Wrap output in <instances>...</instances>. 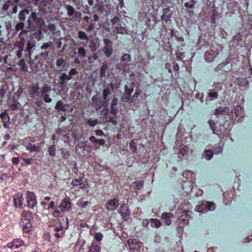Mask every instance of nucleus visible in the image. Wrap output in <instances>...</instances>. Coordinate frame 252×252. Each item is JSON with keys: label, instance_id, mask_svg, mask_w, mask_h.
Returning a JSON list of instances; mask_svg holds the SVG:
<instances>
[{"label": "nucleus", "instance_id": "6e6d98bb", "mask_svg": "<svg viewBox=\"0 0 252 252\" xmlns=\"http://www.w3.org/2000/svg\"><path fill=\"white\" fill-rule=\"evenodd\" d=\"M208 123H209L210 128L213 131V133L215 134L216 133V125H215V122H214V121H213L212 120H210L208 121Z\"/></svg>", "mask_w": 252, "mask_h": 252}, {"label": "nucleus", "instance_id": "2eb2a0df", "mask_svg": "<svg viewBox=\"0 0 252 252\" xmlns=\"http://www.w3.org/2000/svg\"><path fill=\"white\" fill-rule=\"evenodd\" d=\"M59 208L62 212L70 210L71 208V203L69 199L66 198L63 199L60 205Z\"/></svg>", "mask_w": 252, "mask_h": 252}, {"label": "nucleus", "instance_id": "58836bf2", "mask_svg": "<svg viewBox=\"0 0 252 252\" xmlns=\"http://www.w3.org/2000/svg\"><path fill=\"white\" fill-rule=\"evenodd\" d=\"M86 124L90 126H94L98 124V120L96 119H89L86 120Z\"/></svg>", "mask_w": 252, "mask_h": 252}, {"label": "nucleus", "instance_id": "774afa93", "mask_svg": "<svg viewBox=\"0 0 252 252\" xmlns=\"http://www.w3.org/2000/svg\"><path fill=\"white\" fill-rule=\"evenodd\" d=\"M129 146H130V148L131 150L132 151V152H135L136 151V146L135 143L133 141H132L130 142Z\"/></svg>", "mask_w": 252, "mask_h": 252}, {"label": "nucleus", "instance_id": "338daca9", "mask_svg": "<svg viewBox=\"0 0 252 252\" xmlns=\"http://www.w3.org/2000/svg\"><path fill=\"white\" fill-rule=\"evenodd\" d=\"M225 66V64L223 63V62L220 63V64H219L217 67H216L215 68H214V71L215 72H218L219 71V70H220V69H221L223 67H224Z\"/></svg>", "mask_w": 252, "mask_h": 252}, {"label": "nucleus", "instance_id": "1a4fd4ad", "mask_svg": "<svg viewBox=\"0 0 252 252\" xmlns=\"http://www.w3.org/2000/svg\"><path fill=\"white\" fill-rule=\"evenodd\" d=\"M114 88L113 84H109L106 85L103 91V97L104 100V103L108 104L109 101V98L108 96L111 94V90H112Z\"/></svg>", "mask_w": 252, "mask_h": 252}, {"label": "nucleus", "instance_id": "7ed1b4c3", "mask_svg": "<svg viewBox=\"0 0 252 252\" xmlns=\"http://www.w3.org/2000/svg\"><path fill=\"white\" fill-rule=\"evenodd\" d=\"M28 27L30 29H34L40 27L43 20L37 17L35 12H32L28 19Z\"/></svg>", "mask_w": 252, "mask_h": 252}, {"label": "nucleus", "instance_id": "f704fd0d", "mask_svg": "<svg viewBox=\"0 0 252 252\" xmlns=\"http://www.w3.org/2000/svg\"><path fill=\"white\" fill-rule=\"evenodd\" d=\"M9 107L11 110L14 111L17 109H20L21 107V104L17 101L15 100L12 104L9 105Z\"/></svg>", "mask_w": 252, "mask_h": 252}, {"label": "nucleus", "instance_id": "4468645a", "mask_svg": "<svg viewBox=\"0 0 252 252\" xmlns=\"http://www.w3.org/2000/svg\"><path fill=\"white\" fill-rule=\"evenodd\" d=\"M93 19H90V22L88 23V26L85 29L86 31H87V32L92 31L94 29H95L96 27V22H97L99 20V18L98 16L96 14H94L93 15Z\"/></svg>", "mask_w": 252, "mask_h": 252}, {"label": "nucleus", "instance_id": "37998d69", "mask_svg": "<svg viewBox=\"0 0 252 252\" xmlns=\"http://www.w3.org/2000/svg\"><path fill=\"white\" fill-rule=\"evenodd\" d=\"M143 181L134 182L132 183V186L135 189H140L143 187Z\"/></svg>", "mask_w": 252, "mask_h": 252}, {"label": "nucleus", "instance_id": "a19ab883", "mask_svg": "<svg viewBox=\"0 0 252 252\" xmlns=\"http://www.w3.org/2000/svg\"><path fill=\"white\" fill-rule=\"evenodd\" d=\"M78 37L82 40H86L87 41H88L89 40V37L87 36V34L84 31H79L78 32Z\"/></svg>", "mask_w": 252, "mask_h": 252}, {"label": "nucleus", "instance_id": "4be33fe9", "mask_svg": "<svg viewBox=\"0 0 252 252\" xmlns=\"http://www.w3.org/2000/svg\"><path fill=\"white\" fill-rule=\"evenodd\" d=\"M172 12L170 8H166L163 9V13L161 16V20L167 22L171 17Z\"/></svg>", "mask_w": 252, "mask_h": 252}, {"label": "nucleus", "instance_id": "bf43d9fd", "mask_svg": "<svg viewBox=\"0 0 252 252\" xmlns=\"http://www.w3.org/2000/svg\"><path fill=\"white\" fill-rule=\"evenodd\" d=\"M111 22L112 24L113 28L115 27V26L118 25L120 24V19L117 17H114L111 20Z\"/></svg>", "mask_w": 252, "mask_h": 252}, {"label": "nucleus", "instance_id": "c9c22d12", "mask_svg": "<svg viewBox=\"0 0 252 252\" xmlns=\"http://www.w3.org/2000/svg\"><path fill=\"white\" fill-rule=\"evenodd\" d=\"M134 87V82H133L131 84V86H130V88H128V86L127 85H126L125 87V94H126V95H127V96H131V94H132V93L133 92V90Z\"/></svg>", "mask_w": 252, "mask_h": 252}, {"label": "nucleus", "instance_id": "79ce46f5", "mask_svg": "<svg viewBox=\"0 0 252 252\" xmlns=\"http://www.w3.org/2000/svg\"><path fill=\"white\" fill-rule=\"evenodd\" d=\"M41 51L39 54V57L41 59L44 60L47 58L49 53V50L41 49Z\"/></svg>", "mask_w": 252, "mask_h": 252}, {"label": "nucleus", "instance_id": "f8f14e48", "mask_svg": "<svg viewBox=\"0 0 252 252\" xmlns=\"http://www.w3.org/2000/svg\"><path fill=\"white\" fill-rule=\"evenodd\" d=\"M119 205L118 199L114 198L109 199L106 201V207L109 211H113L115 210Z\"/></svg>", "mask_w": 252, "mask_h": 252}, {"label": "nucleus", "instance_id": "9b49d317", "mask_svg": "<svg viewBox=\"0 0 252 252\" xmlns=\"http://www.w3.org/2000/svg\"><path fill=\"white\" fill-rule=\"evenodd\" d=\"M36 46V41L34 39H31L28 40L26 48V52L27 55L31 59V56Z\"/></svg>", "mask_w": 252, "mask_h": 252}, {"label": "nucleus", "instance_id": "6ab92c4d", "mask_svg": "<svg viewBox=\"0 0 252 252\" xmlns=\"http://www.w3.org/2000/svg\"><path fill=\"white\" fill-rule=\"evenodd\" d=\"M0 118L3 123V126L6 128H8L10 124L9 116L4 111L0 114Z\"/></svg>", "mask_w": 252, "mask_h": 252}, {"label": "nucleus", "instance_id": "052dcab7", "mask_svg": "<svg viewBox=\"0 0 252 252\" xmlns=\"http://www.w3.org/2000/svg\"><path fill=\"white\" fill-rule=\"evenodd\" d=\"M130 55L128 54H126L123 56L121 60L123 62H128L130 61Z\"/></svg>", "mask_w": 252, "mask_h": 252}, {"label": "nucleus", "instance_id": "c03bdc74", "mask_svg": "<svg viewBox=\"0 0 252 252\" xmlns=\"http://www.w3.org/2000/svg\"><path fill=\"white\" fill-rule=\"evenodd\" d=\"M56 146L55 145L50 146L48 149V152L50 156L54 157L56 155Z\"/></svg>", "mask_w": 252, "mask_h": 252}, {"label": "nucleus", "instance_id": "4c0bfd02", "mask_svg": "<svg viewBox=\"0 0 252 252\" xmlns=\"http://www.w3.org/2000/svg\"><path fill=\"white\" fill-rule=\"evenodd\" d=\"M41 90V94H44L45 93H47L51 90V87L49 85V84L47 83H45L43 84Z\"/></svg>", "mask_w": 252, "mask_h": 252}, {"label": "nucleus", "instance_id": "49530a36", "mask_svg": "<svg viewBox=\"0 0 252 252\" xmlns=\"http://www.w3.org/2000/svg\"><path fill=\"white\" fill-rule=\"evenodd\" d=\"M234 113L237 117L243 116V109L240 106H237L234 108Z\"/></svg>", "mask_w": 252, "mask_h": 252}, {"label": "nucleus", "instance_id": "cd10ccee", "mask_svg": "<svg viewBox=\"0 0 252 252\" xmlns=\"http://www.w3.org/2000/svg\"><path fill=\"white\" fill-rule=\"evenodd\" d=\"M56 64L58 68L61 67L59 69L60 71L65 70V69L64 68L65 65V61L63 58H60L58 59L56 61Z\"/></svg>", "mask_w": 252, "mask_h": 252}, {"label": "nucleus", "instance_id": "f3484780", "mask_svg": "<svg viewBox=\"0 0 252 252\" xmlns=\"http://www.w3.org/2000/svg\"><path fill=\"white\" fill-rule=\"evenodd\" d=\"M120 211L119 212L121 214L122 217L125 220H127L129 219L130 215V212L128 207L125 204H123L121 206Z\"/></svg>", "mask_w": 252, "mask_h": 252}, {"label": "nucleus", "instance_id": "a211bd4d", "mask_svg": "<svg viewBox=\"0 0 252 252\" xmlns=\"http://www.w3.org/2000/svg\"><path fill=\"white\" fill-rule=\"evenodd\" d=\"M189 219V216L187 212H184L183 214L178 218L179 227L181 228L183 226L188 223Z\"/></svg>", "mask_w": 252, "mask_h": 252}, {"label": "nucleus", "instance_id": "9d476101", "mask_svg": "<svg viewBox=\"0 0 252 252\" xmlns=\"http://www.w3.org/2000/svg\"><path fill=\"white\" fill-rule=\"evenodd\" d=\"M103 42L105 44V46L103 48V51L107 57H109L111 56L113 52V49L112 47V43L111 41L108 38L104 39Z\"/></svg>", "mask_w": 252, "mask_h": 252}, {"label": "nucleus", "instance_id": "5701e85b", "mask_svg": "<svg viewBox=\"0 0 252 252\" xmlns=\"http://www.w3.org/2000/svg\"><path fill=\"white\" fill-rule=\"evenodd\" d=\"M33 30V35L34 37L37 40L39 41L41 40L43 37V34L40 28H37V29H32Z\"/></svg>", "mask_w": 252, "mask_h": 252}, {"label": "nucleus", "instance_id": "ddd939ff", "mask_svg": "<svg viewBox=\"0 0 252 252\" xmlns=\"http://www.w3.org/2000/svg\"><path fill=\"white\" fill-rule=\"evenodd\" d=\"M65 9L66 10L67 15L69 17L73 16L74 18L81 17V14L80 12L76 11L71 5L69 4L65 5Z\"/></svg>", "mask_w": 252, "mask_h": 252}, {"label": "nucleus", "instance_id": "b1692460", "mask_svg": "<svg viewBox=\"0 0 252 252\" xmlns=\"http://www.w3.org/2000/svg\"><path fill=\"white\" fill-rule=\"evenodd\" d=\"M113 29H114V32L118 33L126 34L127 33L126 29L122 26L121 24L115 26Z\"/></svg>", "mask_w": 252, "mask_h": 252}, {"label": "nucleus", "instance_id": "423d86ee", "mask_svg": "<svg viewBox=\"0 0 252 252\" xmlns=\"http://www.w3.org/2000/svg\"><path fill=\"white\" fill-rule=\"evenodd\" d=\"M26 199L28 207L31 209H33L36 205V197L33 192L28 191L26 193Z\"/></svg>", "mask_w": 252, "mask_h": 252}, {"label": "nucleus", "instance_id": "2f4dec72", "mask_svg": "<svg viewBox=\"0 0 252 252\" xmlns=\"http://www.w3.org/2000/svg\"><path fill=\"white\" fill-rule=\"evenodd\" d=\"M18 65L21 70L24 72L28 71V67L24 59L19 61Z\"/></svg>", "mask_w": 252, "mask_h": 252}, {"label": "nucleus", "instance_id": "aec40b11", "mask_svg": "<svg viewBox=\"0 0 252 252\" xmlns=\"http://www.w3.org/2000/svg\"><path fill=\"white\" fill-rule=\"evenodd\" d=\"M24 245V242L21 239H16L13 240L11 243L7 244L8 247L12 249H17Z\"/></svg>", "mask_w": 252, "mask_h": 252}, {"label": "nucleus", "instance_id": "680f3d73", "mask_svg": "<svg viewBox=\"0 0 252 252\" xmlns=\"http://www.w3.org/2000/svg\"><path fill=\"white\" fill-rule=\"evenodd\" d=\"M61 78L64 79L65 80L68 81L72 79V77L70 76L69 75L66 74V73H63L61 74L60 76Z\"/></svg>", "mask_w": 252, "mask_h": 252}, {"label": "nucleus", "instance_id": "412c9836", "mask_svg": "<svg viewBox=\"0 0 252 252\" xmlns=\"http://www.w3.org/2000/svg\"><path fill=\"white\" fill-rule=\"evenodd\" d=\"M229 114V108L228 107H219L215 110L214 114L216 116L219 115L223 116Z\"/></svg>", "mask_w": 252, "mask_h": 252}, {"label": "nucleus", "instance_id": "393cba45", "mask_svg": "<svg viewBox=\"0 0 252 252\" xmlns=\"http://www.w3.org/2000/svg\"><path fill=\"white\" fill-rule=\"evenodd\" d=\"M27 150H29L31 153L33 152H40L41 151V147L39 144H38L37 145H32L31 143L28 144Z\"/></svg>", "mask_w": 252, "mask_h": 252}, {"label": "nucleus", "instance_id": "f03ea898", "mask_svg": "<svg viewBox=\"0 0 252 252\" xmlns=\"http://www.w3.org/2000/svg\"><path fill=\"white\" fill-rule=\"evenodd\" d=\"M49 226L51 230L54 232V235L57 238H60L64 236V227L59 219H54L50 221Z\"/></svg>", "mask_w": 252, "mask_h": 252}, {"label": "nucleus", "instance_id": "5fc2aeb1", "mask_svg": "<svg viewBox=\"0 0 252 252\" xmlns=\"http://www.w3.org/2000/svg\"><path fill=\"white\" fill-rule=\"evenodd\" d=\"M52 42L51 41L43 43L40 47V49L49 50V48L52 47Z\"/></svg>", "mask_w": 252, "mask_h": 252}, {"label": "nucleus", "instance_id": "09e8293b", "mask_svg": "<svg viewBox=\"0 0 252 252\" xmlns=\"http://www.w3.org/2000/svg\"><path fill=\"white\" fill-rule=\"evenodd\" d=\"M78 55L80 58H84L86 56V51L84 47H79L78 49Z\"/></svg>", "mask_w": 252, "mask_h": 252}, {"label": "nucleus", "instance_id": "72a5a7b5", "mask_svg": "<svg viewBox=\"0 0 252 252\" xmlns=\"http://www.w3.org/2000/svg\"><path fill=\"white\" fill-rule=\"evenodd\" d=\"M67 81L64 79L60 77V85L59 89L60 91H64L67 87Z\"/></svg>", "mask_w": 252, "mask_h": 252}, {"label": "nucleus", "instance_id": "de8ad7c7", "mask_svg": "<svg viewBox=\"0 0 252 252\" xmlns=\"http://www.w3.org/2000/svg\"><path fill=\"white\" fill-rule=\"evenodd\" d=\"M222 146L220 144H219L214 147L212 152L215 154H219L222 151Z\"/></svg>", "mask_w": 252, "mask_h": 252}, {"label": "nucleus", "instance_id": "8fccbe9b", "mask_svg": "<svg viewBox=\"0 0 252 252\" xmlns=\"http://www.w3.org/2000/svg\"><path fill=\"white\" fill-rule=\"evenodd\" d=\"M188 152V147L185 145H182L180 148V154L183 157L184 155H186Z\"/></svg>", "mask_w": 252, "mask_h": 252}, {"label": "nucleus", "instance_id": "7c9ffc66", "mask_svg": "<svg viewBox=\"0 0 252 252\" xmlns=\"http://www.w3.org/2000/svg\"><path fill=\"white\" fill-rule=\"evenodd\" d=\"M55 109L58 111L65 112L66 110L63 103L62 100H59L57 102L55 106Z\"/></svg>", "mask_w": 252, "mask_h": 252}, {"label": "nucleus", "instance_id": "0eeeda50", "mask_svg": "<svg viewBox=\"0 0 252 252\" xmlns=\"http://www.w3.org/2000/svg\"><path fill=\"white\" fill-rule=\"evenodd\" d=\"M41 90L36 84L30 87V94L31 97L33 99H38L41 97Z\"/></svg>", "mask_w": 252, "mask_h": 252}, {"label": "nucleus", "instance_id": "473e14b6", "mask_svg": "<svg viewBox=\"0 0 252 252\" xmlns=\"http://www.w3.org/2000/svg\"><path fill=\"white\" fill-rule=\"evenodd\" d=\"M100 247L93 241L90 246L89 252H100Z\"/></svg>", "mask_w": 252, "mask_h": 252}, {"label": "nucleus", "instance_id": "0e129e2a", "mask_svg": "<svg viewBox=\"0 0 252 252\" xmlns=\"http://www.w3.org/2000/svg\"><path fill=\"white\" fill-rule=\"evenodd\" d=\"M103 237V234L100 232L96 233L94 235V238L97 241H101Z\"/></svg>", "mask_w": 252, "mask_h": 252}, {"label": "nucleus", "instance_id": "ea45409f", "mask_svg": "<svg viewBox=\"0 0 252 252\" xmlns=\"http://www.w3.org/2000/svg\"><path fill=\"white\" fill-rule=\"evenodd\" d=\"M150 223H151V225L152 227H156V228H158L161 225L160 222L159 221V220H158L157 219H150Z\"/></svg>", "mask_w": 252, "mask_h": 252}, {"label": "nucleus", "instance_id": "6e6552de", "mask_svg": "<svg viewBox=\"0 0 252 252\" xmlns=\"http://www.w3.org/2000/svg\"><path fill=\"white\" fill-rule=\"evenodd\" d=\"M127 243L130 250L133 252H140L141 244L136 239H129Z\"/></svg>", "mask_w": 252, "mask_h": 252}, {"label": "nucleus", "instance_id": "e433bc0d", "mask_svg": "<svg viewBox=\"0 0 252 252\" xmlns=\"http://www.w3.org/2000/svg\"><path fill=\"white\" fill-rule=\"evenodd\" d=\"M184 177H187V180L189 181H192L195 177V175L193 172L188 171L183 173Z\"/></svg>", "mask_w": 252, "mask_h": 252}, {"label": "nucleus", "instance_id": "c85d7f7f", "mask_svg": "<svg viewBox=\"0 0 252 252\" xmlns=\"http://www.w3.org/2000/svg\"><path fill=\"white\" fill-rule=\"evenodd\" d=\"M89 204V201L85 200V198L82 197L78 200L77 205L82 208H86Z\"/></svg>", "mask_w": 252, "mask_h": 252}, {"label": "nucleus", "instance_id": "a18cd8bd", "mask_svg": "<svg viewBox=\"0 0 252 252\" xmlns=\"http://www.w3.org/2000/svg\"><path fill=\"white\" fill-rule=\"evenodd\" d=\"M47 28L49 31H50L51 32L52 34H55L56 33L57 27L55 26V25L52 24V23H49L47 26Z\"/></svg>", "mask_w": 252, "mask_h": 252}, {"label": "nucleus", "instance_id": "f257e3e1", "mask_svg": "<svg viewBox=\"0 0 252 252\" xmlns=\"http://www.w3.org/2000/svg\"><path fill=\"white\" fill-rule=\"evenodd\" d=\"M33 219L32 213L30 211L24 210L21 214L20 225L24 232H30L32 229L31 220Z\"/></svg>", "mask_w": 252, "mask_h": 252}, {"label": "nucleus", "instance_id": "603ef678", "mask_svg": "<svg viewBox=\"0 0 252 252\" xmlns=\"http://www.w3.org/2000/svg\"><path fill=\"white\" fill-rule=\"evenodd\" d=\"M43 97L44 101L46 103H50L52 101V99L50 97L49 94L45 93L44 94H41V97Z\"/></svg>", "mask_w": 252, "mask_h": 252}, {"label": "nucleus", "instance_id": "e2e57ef3", "mask_svg": "<svg viewBox=\"0 0 252 252\" xmlns=\"http://www.w3.org/2000/svg\"><path fill=\"white\" fill-rule=\"evenodd\" d=\"M173 215L170 213H163L162 214L161 218L162 219H170Z\"/></svg>", "mask_w": 252, "mask_h": 252}, {"label": "nucleus", "instance_id": "3c124183", "mask_svg": "<svg viewBox=\"0 0 252 252\" xmlns=\"http://www.w3.org/2000/svg\"><path fill=\"white\" fill-rule=\"evenodd\" d=\"M11 5H13L12 0H8L2 6L1 8L2 10H7V9H8Z\"/></svg>", "mask_w": 252, "mask_h": 252}, {"label": "nucleus", "instance_id": "20e7f679", "mask_svg": "<svg viewBox=\"0 0 252 252\" xmlns=\"http://www.w3.org/2000/svg\"><path fill=\"white\" fill-rule=\"evenodd\" d=\"M218 49L215 46H212L204 54V59L207 62H213L216 57L218 55Z\"/></svg>", "mask_w": 252, "mask_h": 252}, {"label": "nucleus", "instance_id": "13d9d810", "mask_svg": "<svg viewBox=\"0 0 252 252\" xmlns=\"http://www.w3.org/2000/svg\"><path fill=\"white\" fill-rule=\"evenodd\" d=\"M83 178V176L82 177L80 176L77 179H74L72 180L71 182V184L73 186H78L80 182L82 181V179Z\"/></svg>", "mask_w": 252, "mask_h": 252}, {"label": "nucleus", "instance_id": "c756f323", "mask_svg": "<svg viewBox=\"0 0 252 252\" xmlns=\"http://www.w3.org/2000/svg\"><path fill=\"white\" fill-rule=\"evenodd\" d=\"M100 76L101 77H105L109 75L108 72V67L107 64H103L100 68Z\"/></svg>", "mask_w": 252, "mask_h": 252}, {"label": "nucleus", "instance_id": "4d7b16f0", "mask_svg": "<svg viewBox=\"0 0 252 252\" xmlns=\"http://www.w3.org/2000/svg\"><path fill=\"white\" fill-rule=\"evenodd\" d=\"M213 153L210 150H206L205 158L206 159L209 160L213 157Z\"/></svg>", "mask_w": 252, "mask_h": 252}, {"label": "nucleus", "instance_id": "bb28decb", "mask_svg": "<svg viewBox=\"0 0 252 252\" xmlns=\"http://www.w3.org/2000/svg\"><path fill=\"white\" fill-rule=\"evenodd\" d=\"M30 13V11L28 9H24L20 11L18 14V19L21 21H25L27 16Z\"/></svg>", "mask_w": 252, "mask_h": 252}, {"label": "nucleus", "instance_id": "864d4df0", "mask_svg": "<svg viewBox=\"0 0 252 252\" xmlns=\"http://www.w3.org/2000/svg\"><path fill=\"white\" fill-rule=\"evenodd\" d=\"M24 23L23 22H20L16 25L15 27V31L16 32H19V31L23 30L24 28Z\"/></svg>", "mask_w": 252, "mask_h": 252}, {"label": "nucleus", "instance_id": "a878e982", "mask_svg": "<svg viewBox=\"0 0 252 252\" xmlns=\"http://www.w3.org/2000/svg\"><path fill=\"white\" fill-rule=\"evenodd\" d=\"M99 44L98 41L92 40L89 44V48L91 52L94 53L96 51V49L99 47Z\"/></svg>", "mask_w": 252, "mask_h": 252}, {"label": "nucleus", "instance_id": "39448f33", "mask_svg": "<svg viewBox=\"0 0 252 252\" xmlns=\"http://www.w3.org/2000/svg\"><path fill=\"white\" fill-rule=\"evenodd\" d=\"M215 207V204L213 202L206 201L198 206L197 211L198 212L205 213L209 211L214 210Z\"/></svg>", "mask_w": 252, "mask_h": 252}, {"label": "nucleus", "instance_id": "dca6fc26", "mask_svg": "<svg viewBox=\"0 0 252 252\" xmlns=\"http://www.w3.org/2000/svg\"><path fill=\"white\" fill-rule=\"evenodd\" d=\"M23 200L24 198L21 193H18L14 195L13 196V201L15 206L18 208H22Z\"/></svg>", "mask_w": 252, "mask_h": 252}, {"label": "nucleus", "instance_id": "69168bd1", "mask_svg": "<svg viewBox=\"0 0 252 252\" xmlns=\"http://www.w3.org/2000/svg\"><path fill=\"white\" fill-rule=\"evenodd\" d=\"M98 58V57L96 53H94L93 54L92 56L88 57V60H89L90 63H92L94 61H95L96 59H97Z\"/></svg>", "mask_w": 252, "mask_h": 252}]
</instances>
